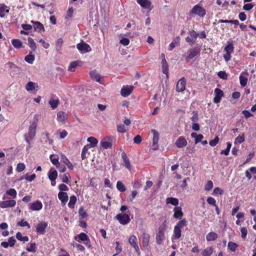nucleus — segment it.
<instances>
[{
  "label": "nucleus",
  "instance_id": "obj_1",
  "mask_svg": "<svg viewBox=\"0 0 256 256\" xmlns=\"http://www.w3.org/2000/svg\"><path fill=\"white\" fill-rule=\"evenodd\" d=\"M36 120H34L29 127L28 134L24 135V139L28 144H30V140H32L36 136Z\"/></svg>",
  "mask_w": 256,
  "mask_h": 256
},
{
  "label": "nucleus",
  "instance_id": "obj_2",
  "mask_svg": "<svg viewBox=\"0 0 256 256\" xmlns=\"http://www.w3.org/2000/svg\"><path fill=\"white\" fill-rule=\"evenodd\" d=\"M186 219L181 220L174 226V236L176 239H178L181 236V228H182L186 224Z\"/></svg>",
  "mask_w": 256,
  "mask_h": 256
},
{
  "label": "nucleus",
  "instance_id": "obj_3",
  "mask_svg": "<svg viewBox=\"0 0 256 256\" xmlns=\"http://www.w3.org/2000/svg\"><path fill=\"white\" fill-rule=\"evenodd\" d=\"M234 45L232 42L228 41L227 46L224 48V50L226 54L224 55V58L226 62H228L231 58V54L234 52Z\"/></svg>",
  "mask_w": 256,
  "mask_h": 256
},
{
  "label": "nucleus",
  "instance_id": "obj_4",
  "mask_svg": "<svg viewBox=\"0 0 256 256\" xmlns=\"http://www.w3.org/2000/svg\"><path fill=\"white\" fill-rule=\"evenodd\" d=\"M190 12L192 14H195L202 18L206 14V10L198 4L194 6Z\"/></svg>",
  "mask_w": 256,
  "mask_h": 256
},
{
  "label": "nucleus",
  "instance_id": "obj_5",
  "mask_svg": "<svg viewBox=\"0 0 256 256\" xmlns=\"http://www.w3.org/2000/svg\"><path fill=\"white\" fill-rule=\"evenodd\" d=\"M119 222L122 225H126L130 222V216L127 214H118L114 218Z\"/></svg>",
  "mask_w": 256,
  "mask_h": 256
},
{
  "label": "nucleus",
  "instance_id": "obj_6",
  "mask_svg": "<svg viewBox=\"0 0 256 256\" xmlns=\"http://www.w3.org/2000/svg\"><path fill=\"white\" fill-rule=\"evenodd\" d=\"M76 48L82 54L88 52L92 50L90 46L84 42L78 44H76Z\"/></svg>",
  "mask_w": 256,
  "mask_h": 256
},
{
  "label": "nucleus",
  "instance_id": "obj_7",
  "mask_svg": "<svg viewBox=\"0 0 256 256\" xmlns=\"http://www.w3.org/2000/svg\"><path fill=\"white\" fill-rule=\"evenodd\" d=\"M128 242L130 245L134 248L138 254H140V252L138 246V239L134 235L130 236L128 239Z\"/></svg>",
  "mask_w": 256,
  "mask_h": 256
},
{
  "label": "nucleus",
  "instance_id": "obj_8",
  "mask_svg": "<svg viewBox=\"0 0 256 256\" xmlns=\"http://www.w3.org/2000/svg\"><path fill=\"white\" fill-rule=\"evenodd\" d=\"M152 133L153 134V138H152V148L153 150H157L158 148V143L159 140V134L158 132L154 129H152L151 130Z\"/></svg>",
  "mask_w": 256,
  "mask_h": 256
},
{
  "label": "nucleus",
  "instance_id": "obj_9",
  "mask_svg": "<svg viewBox=\"0 0 256 256\" xmlns=\"http://www.w3.org/2000/svg\"><path fill=\"white\" fill-rule=\"evenodd\" d=\"M48 226V223L45 222L38 223L36 226V232L38 234H44L46 229Z\"/></svg>",
  "mask_w": 256,
  "mask_h": 256
},
{
  "label": "nucleus",
  "instance_id": "obj_10",
  "mask_svg": "<svg viewBox=\"0 0 256 256\" xmlns=\"http://www.w3.org/2000/svg\"><path fill=\"white\" fill-rule=\"evenodd\" d=\"M200 52V50L198 48H194L190 49L188 52V56L186 57V60L188 61L192 59L196 56Z\"/></svg>",
  "mask_w": 256,
  "mask_h": 256
},
{
  "label": "nucleus",
  "instance_id": "obj_11",
  "mask_svg": "<svg viewBox=\"0 0 256 256\" xmlns=\"http://www.w3.org/2000/svg\"><path fill=\"white\" fill-rule=\"evenodd\" d=\"M186 80L184 78H180L177 82L176 90L178 92H182L186 89Z\"/></svg>",
  "mask_w": 256,
  "mask_h": 256
},
{
  "label": "nucleus",
  "instance_id": "obj_12",
  "mask_svg": "<svg viewBox=\"0 0 256 256\" xmlns=\"http://www.w3.org/2000/svg\"><path fill=\"white\" fill-rule=\"evenodd\" d=\"M214 94L215 96L214 98L213 102L215 104L219 103L221 100L222 98L224 96V92L220 89L216 88L214 90Z\"/></svg>",
  "mask_w": 256,
  "mask_h": 256
},
{
  "label": "nucleus",
  "instance_id": "obj_13",
  "mask_svg": "<svg viewBox=\"0 0 256 256\" xmlns=\"http://www.w3.org/2000/svg\"><path fill=\"white\" fill-rule=\"evenodd\" d=\"M16 204V202L12 200L0 202V207L2 208L14 207Z\"/></svg>",
  "mask_w": 256,
  "mask_h": 256
},
{
  "label": "nucleus",
  "instance_id": "obj_14",
  "mask_svg": "<svg viewBox=\"0 0 256 256\" xmlns=\"http://www.w3.org/2000/svg\"><path fill=\"white\" fill-rule=\"evenodd\" d=\"M133 88V86H124L121 89L120 94L122 96L126 97L132 93Z\"/></svg>",
  "mask_w": 256,
  "mask_h": 256
},
{
  "label": "nucleus",
  "instance_id": "obj_15",
  "mask_svg": "<svg viewBox=\"0 0 256 256\" xmlns=\"http://www.w3.org/2000/svg\"><path fill=\"white\" fill-rule=\"evenodd\" d=\"M188 144L187 140L184 136L179 137L175 142V145L177 148H182L186 146Z\"/></svg>",
  "mask_w": 256,
  "mask_h": 256
},
{
  "label": "nucleus",
  "instance_id": "obj_16",
  "mask_svg": "<svg viewBox=\"0 0 256 256\" xmlns=\"http://www.w3.org/2000/svg\"><path fill=\"white\" fill-rule=\"evenodd\" d=\"M30 22L34 24V27L35 31L38 32H44L45 29L44 25L40 22L31 20Z\"/></svg>",
  "mask_w": 256,
  "mask_h": 256
},
{
  "label": "nucleus",
  "instance_id": "obj_17",
  "mask_svg": "<svg viewBox=\"0 0 256 256\" xmlns=\"http://www.w3.org/2000/svg\"><path fill=\"white\" fill-rule=\"evenodd\" d=\"M174 218L176 219L181 220L184 215L182 208L180 206H175L174 208Z\"/></svg>",
  "mask_w": 256,
  "mask_h": 256
},
{
  "label": "nucleus",
  "instance_id": "obj_18",
  "mask_svg": "<svg viewBox=\"0 0 256 256\" xmlns=\"http://www.w3.org/2000/svg\"><path fill=\"white\" fill-rule=\"evenodd\" d=\"M42 208V204L40 200H36V202L31 203L30 204V208L32 210H40Z\"/></svg>",
  "mask_w": 256,
  "mask_h": 256
},
{
  "label": "nucleus",
  "instance_id": "obj_19",
  "mask_svg": "<svg viewBox=\"0 0 256 256\" xmlns=\"http://www.w3.org/2000/svg\"><path fill=\"white\" fill-rule=\"evenodd\" d=\"M58 198L62 202V205H65L68 200V195L66 192H60L58 194Z\"/></svg>",
  "mask_w": 256,
  "mask_h": 256
},
{
  "label": "nucleus",
  "instance_id": "obj_20",
  "mask_svg": "<svg viewBox=\"0 0 256 256\" xmlns=\"http://www.w3.org/2000/svg\"><path fill=\"white\" fill-rule=\"evenodd\" d=\"M136 2L144 8L150 9L152 2L150 0H136Z\"/></svg>",
  "mask_w": 256,
  "mask_h": 256
},
{
  "label": "nucleus",
  "instance_id": "obj_21",
  "mask_svg": "<svg viewBox=\"0 0 256 256\" xmlns=\"http://www.w3.org/2000/svg\"><path fill=\"white\" fill-rule=\"evenodd\" d=\"M122 158L123 159L124 166L128 170H130L131 169V165L130 163V161L129 158H128L126 153L124 152H122Z\"/></svg>",
  "mask_w": 256,
  "mask_h": 256
},
{
  "label": "nucleus",
  "instance_id": "obj_22",
  "mask_svg": "<svg viewBox=\"0 0 256 256\" xmlns=\"http://www.w3.org/2000/svg\"><path fill=\"white\" fill-rule=\"evenodd\" d=\"M58 176V172L56 170L51 168L48 172V177L52 182L55 181Z\"/></svg>",
  "mask_w": 256,
  "mask_h": 256
},
{
  "label": "nucleus",
  "instance_id": "obj_23",
  "mask_svg": "<svg viewBox=\"0 0 256 256\" xmlns=\"http://www.w3.org/2000/svg\"><path fill=\"white\" fill-rule=\"evenodd\" d=\"M165 240L164 234L157 233L156 236V241L158 245H161L163 244L164 241Z\"/></svg>",
  "mask_w": 256,
  "mask_h": 256
},
{
  "label": "nucleus",
  "instance_id": "obj_24",
  "mask_svg": "<svg viewBox=\"0 0 256 256\" xmlns=\"http://www.w3.org/2000/svg\"><path fill=\"white\" fill-rule=\"evenodd\" d=\"M74 239L78 242H80L81 241H87L88 240V236L84 232H82L80 234L75 236Z\"/></svg>",
  "mask_w": 256,
  "mask_h": 256
},
{
  "label": "nucleus",
  "instance_id": "obj_25",
  "mask_svg": "<svg viewBox=\"0 0 256 256\" xmlns=\"http://www.w3.org/2000/svg\"><path fill=\"white\" fill-rule=\"evenodd\" d=\"M67 118V114L64 112H59L57 114V120L58 122L64 123L66 118Z\"/></svg>",
  "mask_w": 256,
  "mask_h": 256
},
{
  "label": "nucleus",
  "instance_id": "obj_26",
  "mask_svg": "<svg viewBox=\"0 0 256 256\" xmlns=\"http://www.w3.org/2000/svg\"><path fill=\"white\" fill-rule=\"evenodd\" d=\"M218 238V234L214 232H210L206 236V239L208 242L215 240Z\"/></svg>",
  "mask_w": 256,
  "mask_h": 256
},
{
  "label": "nucleus",
  "instance_id": "obj_27",
  "mask_svg": "<svg viewBox=\"0 0 256 256\" xmlns=\"http://www.w3.org/2000/svg\"><path fill=\"white\" fill-rule=\"evenodd\" d=\"M8 6L4 4H0V16L1 18L4 17L6 14L8 12L9 10L7 9Z\"/></svg>",
  "mask_w": 256,
  "mask_h": 256
},
{
  "label": "nucleus",
  "instance_id": "obj_28",
  "mask_svg": "<svg viewBox=\"0 0 256 256\" xmlns=\"http://www.w3.org/2000/svg\"><path fill=\"white\" fill-rule=\"evenodd\" d=\"M167 228L166 220H165L159 226L157 233L164 234Z\"/></svg>",
  "mask_w": 256,
  "mask_h": 256
},
{
  "label": "nucleus",
  "instance_id": "obj_29",
  "mask_svg": "<svg viewBox=\"0 0 256 256\" xmlns=\"http://www.w3.org/2000/svg\"><path fill=\"white\" fill-rule=\"evenodd\" d=\"M150 236L149 234L146 232L143 233L142 235V242L144 246H148L150 242Z\"/></svg>",
  "mask_w": 256,
  "mask_h": 256
},
{
  "label": "nucleus",
  "instance_id": "obj_30",
  "mask_svg": "<svg viewBox=\"0 0 256 256\" xmlns=\"http://www.w3.org/2000/svg\"><path fill=\"white\" fill-rule=\"evenodd\" d=\"M162 72L168 76V66L165 58L162 60Z\"/></svg>",
  "mask_w": 256,
  "mask_h": 256
},
{
  "label": "nucleus",
  "instance_id": "obj_31",
  "mask_svg": "<svg viewBox=\"0 0 256 256\" xmlns=\"http://www.w3.org/2000/svg\"><path fill=\"white\" fill-rule=\"evenodd\" d=\"M26 250L28 252L34 253L36 250V244L35 242H30L28 244Z\"/></svg>",
  "mask_w": 256,
  "mask_h": 256
},
{
  "label": "nucleus",
  "instance_id": "obj_32",
  "mask_svg": "<svg viewBox=\"0 0 256 256\" xmlns=\"http://www.w3.org/2000/svg\"><path fill=\"white\" fill-rule=\"evenodd\" d=\"M214 251V248L212 246L206 248L202 252V256H210L212 254Z\"/></svg>",
  "mask_w": 256,
  "mask_h": 256
},
{
  "label": "nucleus",
  "instance_id": "obj_33",
  "mask_svg": "<svg viewBox=\"0 0 256 256\" xmlns=\"http://www.w3.org/2000/svg\"><path fill=\"white\" fill-rule=\"evenodd\" d=\"M166 204H170L173 206H178V200L174 198H168L166 199Z\"/></svg>",
  "mask_w": 256,
  "mask_h": 256
},
{
  "label": "nucleus",
  "instance_id": "obj_34",
  "mask_svg": "<svg viewBox=\"0 0 256 256\" xmlns=\"http://www.w3.org/2000/svg\"><path fill=\"white\" fill-rule=\"evenodd\" d=\"M90 76L92 79L96 80V82H100L101 78L100 75L96 70H92L90 72Z\"/></svg>",
  "mask_w": 256,
  "mask_h": 256
},
{
  "label": "nucleus",
  "instance_id": "obj_35",
  "mask_svg": "<svg viewBox=\"0 0 256 256\" xmlns=\"http://www.w3.org/2000/svg\"><path fill=\"white\" fill-rule=\"evenodd\" d=\"M60 176L63 182H64L68 184H70L69 178H70V176L68 173H65L62 175H60Z\"/></svg>",
  "mask_w": 256,
  "mask_h": 256
},
{
  "label": "nucleus",
  "instance_id": "obj_36",
  "mask_svg": "<svg viewBox=\"0 0 256 256\" xmlns=\"http://www.w3.org/2000/svg\"><path fill=\"white\" fill-rule=\"evenodd\" d=\"M77 198L75 196H72L70 197V201L68 203V206L69 208H73L76 202Z\"/></svg>",
  "mask_w": 256,
  "mask_h": 256
},
{
  "label": "nucleus",
  "instance_id": "obj_37",
  "mask_svg": "<svg viewBox=\"0 0 256 256\" xmlns=\"http://www.w3.org/2000/svg\"><path fill=\"white\" fill-rule=\"evenodd\" d=\"M62 159L63 160L64 163L68 166V168L73 170V165L64 155H62Z\"/></svg>",
  "mask_w": 256,
  "mask_h": 256
},
{
  "label": "nucleus",
  "instance_id": "obj_38",
  "mask_svg": "<svg viewBox=\"0 0 256 256\" xmlns=\"http://www.w3.org/2000/svg\"><path fill=\"white\" fill-rule=\"evenodd\" d=\"M16 238L24 242L28 241V236H23L20 232H18L16 234Z\"/></svg>",
  "mask_w": 256,
  "mask_h": 256
},
{
  "label": "nucleus",
  "instance_id": "obj_39",
  "mask_svg": "<svg viewBox=\"0 0 256 256\" xmlns=\"http://www.w3.org/2000/svg\"><path fill=\"white\" fill-rule=\"evenodd\" d=\"M100 144L101 146L105 149L110 148L112 146V144L111 142L105 141L104 140H102L100 142Z\"/></svg>",
  "mask_w": 256,
  "mask_h": 256
},
{
  "label": "nucleus",
  "instance_id": "obj_40",
  "mask_svg": "<svg viewBox=\"0 0 256 256\" xmlns=\"http://www.w3.org/2000/svg\"><path fill=\"white\" fill-rule=\"evenodd\" d=\"M12 44L13 46L16 48H20L22 46V42L20 40L18 39L12 40Z\"/></svg>",
  "mask_w": 256,
  "mask_h": 256
},
{
  "label": "nucleus",
  "instance_id": "obj_41",
  "mask_svg": "<svg viewBox=\"0 0 256 256\" xmlns=\"http://www.w3.org/2000/svg\"><path fill=\"white\" fill-rule=\"evenodd\" d=\"M240 82L242 87H244L248 82V78L243 76L242 74L240 76Z\"/></svg>",
  "mask_w": 256,
  "mask_h": 256
},
{
  "label": "nucleus",
  "instance_id": "obj_42",
  "mask_svg": "<svg viewBox=\"0 0 256 256\" xmlns=\"http://www.w3.org/2000/svg\"><path fill=\"white\" fill-rule=\"evenodd\" d=\"M28 46L33 50H35L36 48V45L34 40L32 38H28Z\"/></svg>",
  "mask_w": 256,
  "mask_h": 256
},
{
  "label": "nucleus",
  "instance_id": "obj_43",
  "mask_svg": "<svg viewBox=\"0 0 256 256\" xmlns=\"http://www.w3.org/2000/svg\"><path fill=\"white\" fill-rule=\"evenodd\" d=\"M59 100H50L49 101V104L50 105L52 109L56 108L59 104Z\"/></svg>",
  "mask_w": 256,
  "mask_h": 256
},
{
  "label": "nucleus",
  "instance_id": "obj_44",
  "mask_svg": "<svg viewBox=\"0 0 256 256\" xmlns=\"http://www.w3.org/2000/svg\"><path fill=\"white\" fill-rule=\"evenodd\" d=\"M116 188L118 190L121 192H124L126 191V188L124 185L122 184V182L120 181H118L116 183Z\"/></svg>",
  "mask_w": 256,
  "mask_h": 256
},
{
  "label": "nucleus",
  "instance_id": "obj_45",
  "mask_svg": "<svg viewBox=\"0 0 256 256\" xmlns=\"http://www.w3.org/2000/svg\"><path fill=\"white\" fill-rule=\"evenodd\" d=\"M238 246V244L234 242H230L228 243V247L232 252H234Z\"/></svg>",
  "mask_w": 256,
  "mask_h": 256
},
{
  "label": "nucleus",
  "instance_id": "obj_46",
  "mask_svg": "<svg viewBox=\"0 0 256 256\" xmlns=\"http://www.w3.org/2000/svg\"><path fill=\"white\" fill-rule=\"evenodd\" d=\"M24 60L28 64H32L34 60V56L32 54H29L25 56Z\"/></svg>",
  "mask_w": 256,
  "mask_h": 256
},
{
  "label": "nucleus",
  "instance_id": "obj_47",
  "mask_svg": "<svg viewBox=\"0 0 256 256\" xmlns=\"http://www.w3.org/2000/svg\"><path fill=\"white\" fill-rule=\"evenodd\" d=\"M244 141V134H242V136L239 135L238 136H237L234 140V144H242V142Z\"/></svg>",
  "mask_w": 256,
  "mask_h": 256
},
{
  "label": "nucleus",
  "instance_id": "obj_48",
  "mask_svg": "<svg viewBox=\"0 0 256 256\" xmlns=\"http://www.w3.org/2000/svg\"><path fill=\"white\" fill-rule=\"evenodd\" d=\"M87 140L88 142H90V144L92 146H96L98 143V140H96V138L93 136L89 137Z\"/></svg>",
  "mask_w": 256,
  "mask_h": 256
},
{
  "label": "nucleus",
  "instance_id": "obj_49",
  "mask_svg": "<svg viewBox=\"0 0 256 256\" xmlns=\"http://www.w3.org/2000/svg\"><path fill=\"white\" fill-rule=\"evenodd\" d=\"M78 62L76 61L71 62L68 66V70L74 72V68L78 66Z\"/></svg>",
  "mask_w": 256,
  "mask_h": 256
},
{
  "label": "nucleus",
  "instance_id": "obj_50",
  "mask_svg": "<svg viewBox=\"0 0 256 256\" xmlns=\"http://www.w3.org/2000/svg\"><path fill=\"white\" fill-rule=\"evenodd\" d=\"M6 194L15 198L16 196V191L14 188H10L6 192Z\"/></svg>",
  "mask_w": 256,
  "mask_h": 256
},
{
  "label": "nucleus",
  "instance_id": "obj_51",
  "mask_svg": "<svg viewBox=\"0 0 256 256\" xmlns=\"http://www.w3.org/2000/svg\"><path fill=\"white\" fill-rule=\"evenodd\" d=\"M26 88L28 91L34 90L35 89L34 83L32 82H28L26 86Z\"/></svg>",
  "mask_w": 256,
  "mask_h": 256
},
{
  "label": "nucleus",
  "instance_id": "obj_52",
  "mask_svg": "<svg viewBox=\"0 0 256 256\" xmlns=\"http://www.w3.org/2000/svg\"><path fill=\"white\" fill-rule=\"evenodd\" d=\"M213 187V182L212 180H208L206 184L204 186V190L210 191Z\"/></svg>",
  "mask_w": 256,
  "mask_h": 256
},
{
  "label": "nucleus",
  "instance_id": "obj_53",
  "mask_svg": "<svg viewBox=\"0 0 256 256\" xmlns=\"http://www.w3.org/2000/svg\"><path fill=\"white\" fill-rule=\"evenodd\" d=\"M6 65L8 66L10 68L12 69L16 72L19 70L18 68L12 62H8L6 64Z\"/></svg>",
  "mask_w": 256,
  "mask_h": 256
},
{
  "label": "nucleus",
  "instance_id": "obj_54",
  "mask_svg": "<svg viewBox=\"0 0 256 256\" xmlns=\"http://www.w3.org/2000/svg\"><path fill=\"white\" fill-rule=\"evenodd\" d=\"M17 224L22 227L28 226V228H30V224L24 219H22L20 222H19Z\"/></svg>",
  "mask_w": 256,
  "mask_h": 256
},
{
  "label": "nucleus",
  "instance_id": "obj_55",
  "mask_svg": "<svg viewBox=\"0 0 256 256\" xmlns=\"http://www.w3.org/2000/svg\"><path fill=\"white\" fill-rule=\"evenodd\" d=\"M78 214L82 218H84L88 216L86 212L84 210L82 207H80L78 210Z\"/></svg>",
  "mask_w": 256,
  "mask_h": 256
},
{
  "label": "nucleus",
  "instance_id": "obj_56",
  "mask_svg": "<svg viewBox=\"0 0 256 256\" xmlns=\"http://www.w3.org/2000/svg\"><path fill=\"white\" fill-rule=\"evenodd\" d=\"M26 168L25 164L24 163H18L17 164L16 170L18 172L23 171Z\"/></svg>",
  "mask_w": 256,
  "mask_h": 256
},
{
  "label": "nucleus",
  "instance_id": "obj_57",
  "mask_svg": "<svg viewBox=\"0 0 256 256\" xmlns=\"http://www.w3.org/2000/svg\"><path fill=\"white\" fill-rule=\"evenodd\" d=\"M63 40L62 38H59L56 42V48L57 50H60L61 46L63 44Z\"/></svg>",
  "mask_w": 256,
  "mask_h": 256
},
{
  "label": "nucleus",
  "instance_id": "obj_58",
  "mask_svg": "<svg viewBox=\"0 0 256 256\" xmlns=\"http://www.w3.org/2000/svg\"><path fill=\"white\" fill-rule=\"evenodd\" d=\"M224 190H221L220 188H216L213 191L212 194L214 195H222L224 194Z\"/></svg>",
  "mask_w": 256,
  "mask_h": 256
},
{
  "label": "nucleus",
  "instance_id": "obj_59",
  "mask_svg": "<svg viewBox=\"0 0 256 256\" xmlns=\"http://www.w3.org/2000/svg\"><path fill=\"white\" fill-rule=\"evenodd\" d=\"M50 159L53 164L55 165L56 168H58V165H60L58 158H52V156H50Z\"/></svg>",
  "mask_w": 256,
  "mask_h": 256
},
{
  "label": "nucleus",
  "instance_id": "obj_60",
  "mask_svg": "<svg viewBox=\"0 0 256 256\" xmlns=\"http://www.w3.org/2000/svg\"><path fill=\"white\" fill-rule=\"evenodd\" d=\"M218 142H219V138L218 136H216L215 137V138L214 140H210L209 142V144L212 146H214L218 144Z\"/></svg>",
  "mask_w": 256,
  "mask_h": 256
},
{
  "label": "nucleus",
  "instance_id": "obj_61",
  "mask_svg": "<svg viewBox=\"0 0 256 256\" xmlns=\"http://www.w3.org/2000/svg\"><path fill=\"white\" fill-rule=\"evenodd\" d=\"M206 201L209 204H210V205H212L214 206H216V201L215 199L214 198H213L212 197H211V196L208 197Z\"/></svg>",
  "mask_w": 256,
  "mask_h": 256
},
{
  "label": "nucleus",
  "instance_id": "obj_62",
  "mask_svg": "<svg viewBox=\"0 0 256 256\" xmlns=\"http://www.w3.org/2000/svg\"><path fill=\"white\" fill-rule=\"evenodd\" d=\"M218 76L223 80H226L228 78V75L224 71H220L218 72Z\"/></svg>",
  "mask_w": 256,
  "mask_h": 256
},
{
  "label": "nucleus",
  "instance_id": "obj_63",
  "mask_svg": "<svg viewBox=\"0 0 256 256\" xmlns=\"http://www.w3.org/2000/svg\"><path fill=\"white\" fill-rule=\"evenodd\" d=\"M117 130L120 133H124L126 132L125 126L122 124L117 126Z\"/></svg>",
  "mask_w": 256,
  "mask_h": 256
},
{
  "label": "nucleus",
  "instance_id": "obj_64",
  "mask_svg": "<svg viewBox=\"0 0 256 256\" xmlns=\"http://www.w3.org/2000/svg\"><path fill=\"white\" fill-rule=\"evenodd\" d=\"M36 178V174H32L31 176H29L28 174H26L25 175L24 179H26V180L30 182L32 181L34 178Z\"/></svg>",
  "mask_w": 256,
  "mask_h": 256
}]
</instances>
